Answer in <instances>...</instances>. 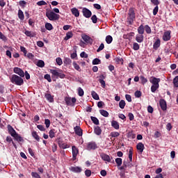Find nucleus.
Here are the masks:
<instances>
[{
	"label": "nucleus",
	"mask_w": 178,
	"mask_h": 178,
	"mask_svg": "<svg viewBox=\"0 0 178 178\" xmlns=\"http://www.w3.org/2000/svg\"><path fill=\"white\" fill-rule=\"evenodd\" d=\"M10 80L11 83L15 86H23L24 84V80L23 79V77L19 76L17 74H13L10 77Z\"/></svg>",
	"instance_id": "1"
},
{
	"label": "nucleus",
	"mask_w": 178,
	"mask_h": 178,
	"mask_svg": "<svg viewBox=\"0 0 178 178\" xmlns=\"http://www.w3.org/2000/svg\"><path fill=\"white\" fill-rule=\"evenodd\" d=\"M46 17L51 22H55V20H59L60 16L55 13L52 10H47L46 11Z\"/></svg>",
	"instance_id": "2"
},
{
	"label": "nucleus",
	"mask_w": 178,
	"mask_h": 178,
	"mask_svg": "<svg viewBox=\"0 0 178 178\" xmlns=\"http://www.w3.org/2000/svg\"><path fill=\"white\" fill-rule=\"evenodd\" d=\"M50 73H51L52 77H60V79H65V77H66V75L62 73L61 70L58 71V70H50Z\"/></svg>",
	"instance_id": "3"
},
{
	"label": "nucleus",
	"mask_w": 178,
	"mask_h": 178,
	"mask_svg": "<svg viewBox=\"0 0 178 178\" xmlns=\"http://www.w3.org/2000/svg\"><path fill=\"white\" fill-rule=\"evenodd\" d=\"M170 34H172V31H165L163 35V40L165 42L170 41V38H172V36L170 35Z\"/></svg>",
	"instance_id": "4"
},
{
	"label": "nucleus",
	"mask_w": 178,
	"mask_h": 178,
	"mask_svg": "<svg viewBox=\"0 0 178 178\" xmlns=\"http://www.w3.org/2000/svg\"><path fill=\"white\" fill-rule=\"evenodd\" d=\"M81 38L86 44H90L91 45L92 42H94L92 38L87 35H82Z\"/></svg>",
	"instance_id": "5"
},
{
	"label": "nucleus",
	"mask_w": 178,
	"mask_h": 178,
	"mask_svg": "<svg viewBox=\"0 0 178 178\" xmlns=\"http://www.w3.org/2000/svg\"><path fill=\"white\" fill-rule=\"evenodd\" d=\"M82 13L84 17H86L87 19H89V17H91V15H92L91 11L88 10L87 8H83L82 9Z\"/></svg>",
	"instance_id": "6"
},
{
	"label": "nucleus",
	"mask_w": 178,
	"mask_h": 178,
	"mask_svg": "<svg viewBox=\"0 0 178 178\" xmlns=\"http://www.w3.org/2000/svg\"><path fill=\"white\" fill-rule=\"evenodd\" d=\"M149 82L152 83V86L159 85V83L161 82V79L156 78L155 76H151L149 78Z\"/></svg>",
	"instance_id": "7"
},
{
	"label": "nucleus",
	"mask_w": 178,
	"mask_h": 178,
	"mask_svg": "<svg viewBox=\"0 0 178 178\" xmlns=\"http://www.w3.org/2000/svg\"><path fill=\"white\" fill-rule=\"evenodd\" d=\"M72 159L73 161H76V158H77V155H79V149L76 147V146H72Z\"/></svg>",
	"instance_id": "8"
},
{
	"label": "nucleus",
	"mask_w": 178,
	"mask_h": 178,
	"mask_svg": "<svg viewBox=\"0 0 178 178\" xmlns=\"http://www.w3.org/2000/svg\"><path fill=\"white\" fill-rule=\"evenodd\" d=\"M14 73L16 74H18L20 77H24V71H23L22 69L19 67H15L14 70Z\"/></svg>",
	"instance_id": "9"
},
{
	"label": "nucleus",
	"mask_w": 178,
	"mask_h": 178,
	"mask_svg": "<svg viewBox=\"0 0 178 178\" xmlns=\"http://www.w3.org/2000/svg\"><path fill=\"white\" fill-rule=\"evenodd\" d=\"M100 156L103 161H105V162H111L112 161V157L106 154L103 153Z\"/></svg>",
	"instance_id": "10"
},
{
	"label": "nucleus",
	"mask_w": 178,
	"mask_h": 178,
	"mask_svg": "<svg viewBox=\"0 0 178 178\" xmlns=\"http://www.w3.org/2000/svg\"><path fill=\"white\" fill-rule=\"evenodd\" d=\"M58 144L60 147V148H62L63 149H66V148H70V146L67 145V143H63L61 140L58 141Z\"/></svg>",
	"instance_id": "11"
},
{
	"label": "nucleus",
	"mask_w": 178,
	"mask_h": 178,
	"mask_svg": "<svg viewBox=\"0 0 178 178\" xmlns=\"http://www.w3.org/2000/svg\"><path fill=\"white\" fill-rule=\"evenodd\" d=\"M70 170L74 173H80L81 172V168L78 166H72L70 168Z\"/></svg>",
	"instance_id": "12"
},
{
	"label": "nucleus",
	"mask_w": 178,
	"mask_h": 178,
	"mask_svg": "<svg viewBox=\"0 0 178 178\" xmlns=\"http://www.w3.org/2000/svg\"><path fill=\"white\" fill-rule=\"evenodd\" d=\"M74 130L75 131V134L77 136H83V129L81 128H80V127L76 126L74 128Z\"/></svg>",
	"instance_id": "13"
},
{
	"label": "nucleus",
	"mask_w": 178,
	"mask_h": 178,
	"mask_svg": "<svg viewBox=\"0 0 178 178\" xmlns=\"http://www.w3.org/2000/svg\"><path fill=\"white\" fill-rule=\"evenodd\" d=\"M97 148V144L95 143H88V146L86 149L88 151H91V149H96Z\"/></svg>",
	"instance_id": "14"
},
{
	"label": "nucleus",
	"mask_w": 178,
	"mask_h": 178,
	"mask_svg": "<svg viewBox=\"0 0 178 178\" xmlns=\"http://www.w3.org/2000/svg\"><path fill=\"white\" fill-rule=\"evenodd\" d=\"M104 79H105V76L100 75L99 82L100 83L102 88H105L106 87V83H105V81H104Z\"/></svg>",
	"instance_id": "15"
},
{
	"label": "nucleus",
	"mask_w": 178,
	"mask_h": 178,
	"mask_svg": "<svg viewBox=\"0 0 178 178\" xmlns=\"http://www.w3.org/2000/svg\"><path fill=\"white\" fill-rule=\"evenodd\" d=\"M160 106L163 111H166L167 105L166 102L164 99H161L159 102Z\"/></svg>",
	"instance_id": "16"
},
{
	"label": "nucleus",
	"mask_w": 178,
	"mask_h": 178,
	"mask_svg": "<svg viewBox=\"0 0 178 178\" xmlns=\"http://www.w3.org/2000/svg\"><path fill=\"white\" fill-rule=\"evenodd\" d=\"M44 97L49 102H54V96L51 95L50 93H45Z\"/></svg>",
	"instance_id": "17"
},
{
	"label": "nucleus",
	"mask_w": 178,
	"mask_h": 178,
	"mask_svg": "<svg viewBox=\"0 0 178 178\" xmlns=\"http://www.w3.org/2000/svg\"><path fill=\"white\" fill-rule=\"evenodd\" d=\"M71 12H72V15H74V16H75V17H79V16H80V12L76 8H73L71 10Z\"/></svg>",
	"instance_id": "18"
},
{
	"label": "nucleus",
	"mask_w": 178,
	"mask_h": 178,
	"mask_svg": "<svg viewBox=\"0 0 178 178\" xmlns=\"http://www.w3.org/2000/svg\"><path fill=\"white\" fill-rule=\"evenodd\" d=\"M136 41H137V42H139V43L143 42V41H144V35H140V34L136 35Z\"/></svg>",
	"instance_id": "19"
},
{
	"label": "nucleus",
	"mask_w": 178,
	"mask_h": 178,
	"mask_svg": "<svg viewBox=\"0 0 178 178\" xmlns=\"http://www.w3.org/2000/svg\"><path fill=\"white\" fill-rule=\"evenodd\" d=\"M111 126H112V127H113V129H115V130H119V129H120L119 122H118V121L113 120V121L111 122Z\"/></svg>",
	"instance_id": "20"
},
{
	"label": "nucleus",
	"mask_w": 178,
	"mask_h": 178,
	"mask_svg": "<svg viewBox=\"0 0 178 178\" xmlns=\"http://www.w3.org/2000/svg\"><path fill=\"white\" fill-rule=\"evenodd\" d=\"M8 129L9 133H10V136H12V137H14L15 135L17 134V133H16V131H15V129H13V128L11 126L8 125Z\"/></svg>",
	"instance_id": "21"
},
{
	"label": "nucleus",
	"mask_w": 178,
	"mask_h": 178,
	"mask_svg": "<svg viewBox=\"0 0 178 178\" xmlns=\"http://www.w3.org/2000/svg\"><path fill=\"white\" fill-rule=\"evenodd\" d=\"M136 148H137L138 151L143 152L144 151V148H145L144 144H143V143H138L136 145Z\"/></svg>",
	"instance_id": "22"
},
{
	"label": "nucleus",
	"mask_w": 178,
	"mask_h": 178,
	"mask_svg": "<svg viewBox=\"0 0 178 178\" xmlns=\"http://www.w3.org/2000/svg\"><path fill=\"white\" fill-rule=\"evenodd\" d=\"M161 47V40L157 39L153 44L154 49H158Z\"/></svg>",
	"instance_id": "23"
},
{
	"label": "nucleus",
	"mask_w": 178,
	"mask_h": 178,
	"mask_svg": "<svg viewBox=\"0 0 178 178\" xmlns=\"http://www.w3.org/2000/svg\"><path fill=\"white\" fill-rule=\"evenodd\" d=\"M129 15L130 19H134V17H136V14L134 13V10L133 8L129 9Z\"/></svg>",
	"instance_id": "24"
},
{
	"label": "nucleus",
	"mask_w": 178,
	"mask_h": 178,
	"mask_svg": "<svg viewBox=\"0 0 178 178\" xmlns=\"http://www.w3.org/2000/svg\"><path fill=\"white\" fill-rule=\"evenodd\" d=\"M72 37H73V33L72 31L67 32L64 40H65V41H67V40H70Z\"/></svg>",
	"instance_id": "25"
},
{
	"label": "nucleus",
	"mask_w": 178,
	"mask_h": 178,
	"mask_svg": "<svg viewBox=\"0 0 178 178\" xmlns=\"http://www.w3.org/2000/svg\"><path fill=\"white\" fill-rule=\"evenodd\" d=\"M32 137H33L36 141H40V136H38V134H37V131H32Z\"/></svg>",
	"instance_id": "26"
},
{
	"label": "nucleus",
	"mask_w": 178,
	"mask_h": 178,
	"mask_svg": "<svg viewBox=\"0 0 178 178\" xmlns=\"http://www.w3.org/2000/svg\"><path fill=\"white\" fill-rule=\"evenodd\" d=\"M91 95H92V98L94 99H95L96 101H98L99 99V96L98 95V94H97V92H95V91H92Z\"/></svg>",
	"instance_id": "27"
},
{
	"label": "nucleus",
	"mask_w": 178,
	"mask_h": 178,
	"mask_svg": "<svg viewBox=\"0 0 178 178\" xmlns=\"http://www.w3.org/2000/svg\"><path fill=\"white\" fill-rule=\"evenodd\" d=\"M18 17L20 19V20H24V14L22 10H18Z\"/></svg>",
	"instance_id": "28"
},
{
	"label": "nucleus",
	"mask_w": 178,
	"mask_h": 178,
	"mask_svg": "<svg viewBox=\"0 0 178 178\" xmlns=\"http://www.w3.org/2000/svg\"><path fill=\"white\" fill-rule=\"evenodd\" d=\"M99 112L102 116H104V118H108L109 116V113L105 110H100Z\"/></svg>",
	"instance_id": "29"
},
{
	"label": "nucleus",
	"mask_w": 178,
	"mask_h": 178,
	"mask_svg": "<svg viewBox=\"0 0 178 178\" xmlns=\"http://www.w3.org/2000/svg\"><path fill=\"white\" fill-rule=\"evenodd\" d=\"M95 133L97 134V136H100L101 133H102V130H101L99 127H96L95 128Z\"/></svg>",
	"instance_id": "30"
},
{
	"label": "nucleus",
	"mask_w": 178,
	"mask_h": 178,
	"mask_svg": "<svg viewBox=\"0 0 178 178\" xmlns=\"http://www.w3.org/2000/svg\"><path fill=\"white\" fill-rule=\"evenodd\" d=\"M45 29L47 30H49V31H51V30L54 29V26H52V24L51 23H46L45 24Z\"/></svg>",
	"instance_id": "31"
},
{
	"label": "nucleus",
	"mask_w": 178,
	"mask_h": 178,
	"mask_svg": "<svg viewBox=\"0 0 178 178\" xmlns=\"http://www.w3.org/2000/svg\"><path fill=\"white\" fill-rule=\"evenodd\" d=\"M138 33L140 35L144 34V26L140 25L138 28Z\"/></svg>",
	"instance_id": "32"
},
{
	"label": "nucleus",
	"mask_w": 178,
	"mask_h": 178,
	"mask_svg": "<svg viewBox=\"0 0 178 178\" xmlns=\"http://www.w3.org/2000/svg\"><path fill=\"white\" fill-rule=\"evenodd\" d=\"M140 80L141 81V84H145L146 83H147L148 79H147V78L144 77V76H140Z\"/></svg>",
	"instance_id": "33"
},
{
	"label": "nucleus",
	"mask_w": 178,
	"mask_h": 178,
	"mask_svg": "<svg viewBox=\"0 0 178 178\" xmlns=\"http://www.w3.org/2000/svg\"><path fill=\"white\" fill-rule=\"evenodd\" d=\"M112 41H113V38H112V36L107 35L106 37V42H107V44H111Z\"/></svg>",
	"instance_id": "34"
},
{
	"label": "nucleus",
	"mask_w": 178,
	"mask_h": 178,
	"mask_svg": "<svg viewBox=\"0 0 178 178\" xmlns=\"http://www.w3.org/2000/svg\"><path fill=\"white\" fill-rule=\"evenodd\" d=\"M158 88H159V85H152L151 86L152 92H155V91H156V90H158Z\"/></svg>",
	"instance_id": "35"
},
{
	"label": "nucleus",
	"mask_w": 178,
	"mask_h": 178,
	"mask_svg": "<svg viewBox=\"0 0 178 178\" xmlns=\"http://www.w3.org/2000/svg\"><path fill=\"white\" fill-rule=\"evenodd\" d=\"M56 62L58 66H62V65L63 64V61L62 60V58H60V57H58L56 59Z\"/></svg>",
	"instance_id": "36"
},
{
	"label": "nucleus",
	"mask_w": 178,
	"mask_h": 178,
	"mask_svg": "<svg viewBox=\"0 0 178 178\" xmlns=\"http://www.w3.org/2000/svg\"><path fill=\"white\" fill-rule=\"evenodd\" d=\"M119 106L121 109H124V106H126V102L124 100H121L119 103Z\"/></svg>",
	"instance_id": "37"
},
{
	"label": "nucleus",
	"mask_w": 178,
	"mask_h": 178,
	"mask_svg": "<svg viewBox=\"0 0 178 178\" xmlns=\"http://www.w3.org/2000/svg\"><path fill=\"white\" fill-rule=\"evenodd\" d=\"M13 138H15L16 141H23V138H22V136H20L18 134H15Z\"/></svg>",
	"instance_id": "38"
},
{
	"label": "nucleus",
	"mask_w": 178,
	"mask_h": 178,
	"mask_svg": "<svg viewBox=\"0 0 178 178\" xmlns=\"http://www.w3.org/2000/svg\"><path fill=\"white\" fill-rule=\"evenodd\" d=\"M37 66H38L39 67H44V66H45V63H44L43 60H40L37 63Z\"/></svg>",
	"instance_id": "39"
},
{
	"label": "nucleus",
	"mask_w": 178,
	"mask_h": 178,
	"mask_svg": "<svg viewBox=\"0 0 178 178\" xmlns=\"http://www.w3.org/2000/svg\"><path fill=\"white\" fill-rule=\"evenodd\" d=\"M73 66L76 70L81 72V68H80V66L76 62L73 63Z\"/></svg>",
	"instance_id": "40"
},
{
	"label": "nucleus",
	"mask_w": 178,
	"mask_h": 178,
	"mask_svg": "<svg viewBox=\"0 0 178 178\" xmlns=\"http://www.w3.org/2000/svg\"><path fill=\"white\" fill-rule=\"evenodd\" d=\"M77 91H78V95H79V97H83V95H84V90H83V88H79L77 89Z\"/></svg>",
	"instance_id": "41"
},
{
	"label": "nucleus",
	"mask_w": 178,
	"mask_h": 178,
	"mask_svg": "<svg viewBox=\"0 0 178 178\" xmlns=\"http://www.w3.org/2000/svg\"><path fill=\"white\" fill-rule=\"evenodd\" d=\"M24 34L27 36V37H34V33L30 31H26L24 32Z\"/></svg>",
	"instance_id": "42"
},
{
	"label": "nucleus",
	"mask_w": 178,
	"mask_h": 178,
	"mask_svg": "<svg viewBox=\"0 0 178 178\" xmlns=\"http://www.w3.org/2000/svg\"><path fill=\"white\" fill-rule=\"evenodd\" d=\"M91 120L95 124H99V120L95 117H91Z\"/></svg>",
	"instance_id": "43"
},
{
	"label": "nucleus",
	"mask_w": 178,
	"mask_h": 178,
	"mask_svg": "<svg viewBox=\"0 0 178 178\" xmlns=\"http://www.w3.org/2000/svg\"><path fill=\"white\" fill-rule=\"evenodd\" d=\"M49 136L50 138H54V137H55V130L51 129L49 132Z\"/></svg>",
	"instance_id": "44"
},
{
	"label": "nucleus",
	"mask_w": 178,
	"mask_h": 178,
	"mask_svg": "<svg viewBox=\"0 0 178 178\" xmlns=\"http://www.w3.org/2000/svg\"><path fill=\"white\" fill-rule=\"evenodd\" d=\"M133 49H134V51H138V49H140V44L137 42H134Z\"/></svg>",
	"instance_id": "45"
},
{
	"label": "nucleus",
	"mask_w": 178,
	"mask_h": 178,
	"mask_svg": "<svg viewBox=\"0 0 178 178\" xmlns=\"http://www.w3.org/2000/svg\"><path fill=\"white\" fill-rule=\"evenodd\" d=\"M20 49L21 51L23 52L24 56H27V50L26 49V47L21 46Z\"/></svg>",
	"instance_id": "46"
},
{
	"label": "nucleus",
	"mask_w": 178,
	"mask_h": 178,
	"mask_svg": "<svg viewBox=\"0 0 178 178\" xmlns=\"http://www.w3.org/2000/svg\"><path fill=\"white\" fill-rule=\"evenodd\" d=\"M110 136L111 137H119V136H120V134L119 132L113 131L111 133Z\"/></svg>",
	"instance_id": "47"
},
{
	"label": "nucleus",
	"mask_w": 178,
	"mask_h": 178,
	"mask_svg": "<svg viewBox=\"0 0 178 178\" xmlns=\"http://www.w3.org/2000/svg\"><path fill=\"white\" fill-rule=\"evenodd\" d=\"M115 163L118 166H122V159L120 158L115 159Z\"/></svg>",
	"instance_id": "48"
},
{
	"label": "nucleus",
	"mask_w": 178,
	"mask_h": 178,
	"mask_svg": "<svg viewBox=\"0 0 178 178\" xmlns=\"http://www.w3.org/2000/svg\"><path fill=\"white\" fill-rule=\"evenodd\" d=\"M25 57L28 58L29 59H31V60L34 59V55L31 53H26V56H25Z\"/></svg>",
	"instance_id": "49"
},
{
	"label": "nucleus",
	"mask_w": 178,
	"mask_h": 178,
	"mask_svg": "<svg viewBox=\"0 0 178 178\" xmlns=\"http://www.w3.org/2000/svg\"><path fill=\"white\" fill-rule=\"evenodd\" d=\"M64 63L65 65H70V63H72V60L70 58H65Z\"/></svg>",
	"instance_id": "50"
},
{
	"label": "nucleus",
	"mask_w": 178,
	"mask_h": 178,
	"mask_svg": "<svg viewBox=\"0 0 178 178\" xmlns=\"http://www.w3.org/2000/svg\"><path fill=\"white\" fill-rule=\"evenodd\" d=\"M37 5L38 6H44L47 5V2H45L44 1H40L37 2Z\"/></svg>",
	"instance_id": "51"
},
{
	"label": "nucleus",
	"mask_w": 178,
	"mask_h": 178,
	"mask_svg": "<svg viewBox=\"0 0 178 178\" xmlns=\"http://www.w3.org/2000/svg\"><path fill=\"white\" fill-rule=\"evenodd\" d=\"M99 63H101V60H99L98 58H95L92 60V65H99Z\"/></svg>",
	"instance_id": "52"
},
{
	"label": "nucleus",
	"mask_w": 178,
	"mask_h": 178,
	"mask_svg": "<svg viewBox=\"0 0 178 178\" xmlns=\"http://www.w3.org/2000/svg\"><path fill=\"white\" fill-rule=\"evenodd\" d=\"M44 124L46 125L47 129H48L49 126H51V121L48 119H46L44 120Z\"/></svg>",
	"instance_id": "53"
},
{
	"label": "nucleus",
	"mask_w": 178,
	"mask_h": 178,
	"mask_svg": "<svg viewBox=\"0 0 178 178\" xmlns=\"http://www.w3.org/2000/svg\"><path fill=\"white\" fill-rule=\"evenodd\" d=\"M173 84L175 87H178V76H175V78L174 79Z\"/></svg>",
	"instance_id": "54"
},
{
	"label": "nucleus",
	"mask_w": 178,
	"mask_h": 178,
	"mask_svg": "<svg viewBox=\"0 0 178 178\" xmlns=\"http://www.w3.org/2000/svg\"><path fill=\"white\" fill-rule=\"evenodd\" d=\"M44 79L49 81V83H51L52 81V79H51V75L47 74L44 75Z\"/></svg>",
	"instance_id": "55"
},
{
	"label": "nucleus",
	"mask_w": 178,
	"mask_h": 178,
	"mask_svg": "<svg viewBox=\"0 0 178 178\" xmlns=\"http://www.w3.org/2000/svg\"><path fill=\"white\" fill-rule=\"evenodd\" d=\"M31 176L32 177H34V178H41V177L40 176V175H38V173L34 172H31Z\"/></svg>",
	"instance_id": "56"
},
{
	"label": "nucleus",
	"mask_w": 178,
	"mask_h": 178,
	"mask_svg": "<svg viewBox=\"0 0 178 178\" xmlns=\"http://www.w3.org/2000/svg\"><path fill=\"white\" fill-rule=\"evenodd\" d=\"M141 95H142L141 91L137 90L135 92L136 98H140V97H141Z\"/></svg>",
	"instance_id": "57"
},
{
	"label": "nucleus",
	"mask_w": 178,
	"mask_h": 178,
	"mask_svg": "<svg viewBox=\"0 0 178 178\" xmlns=\"http://www.w3.org/2000/svg\"><path fill=\"white\" fill-rule=\"evenodd\" d=\"M145 31L147 34H151V28L149 27V26L148 25H146L145 26Z\"/></svg>",
	"instance_id": "58"
},
{
	"label": "nucleus",
	"mask_w": 178,
	"mask_h": 178,
	"mask_svg": "<svg viewBox=\"0 0 178 178\" xmlns=\"http://www.w3.org/2000/svg\"><path fill=\"white\" fill-rule=\"evenodd\" d=\"M91 20L92 21V23H97V22H98V18L97 17V15H92L91 17Z\"/></svg>",
	"instance_id": "59"
},
{
	"label": "nucleus",
	"mask_w": 178,
	"mask_h": 178,
	"mask_svg": "<svg viewBox=\"0 0 178 178\" xmlns=\"http://www.w3.org/2000/svg\"><path fill=\"white\" fill-rule=\"evenodd\" d=\"M104 48H105V45H104V43H102L99 48L97 50V52H101V51H102V49H104Z\"/></svg>",
	"instance_id": "60"
},
{
	"label": "nucleus",
	"mask_w": 178,
	"mask_h": 178,
	"mask_svg": "<svg viewBox=\"0 0 178 178\" xmlns=\"http://www.w3.org/2000/svg\"><path fill=\"white\" fill-rule=\"evenodd\" d=\"M158 10H159L158 6H156V7L153 10L154 16H156V14L158 13Z\"/></svg>",
	"instance_id": "61"
},
{
	"label": "nucleus",
	"mask_w": 178,
	"mask_h": 178,
	"mask_svg": "<svg viewBox=\"0 0 178 178\" xmlns=\"http://www.w3.org/2000/svg\"><path fill=\"white\" fill-rule=\"evenodd\" d=\"M85 175L87 177H90V176H91V170H86L85 171Z\"/></svg>",
	"instance_id": "62"
},
{
	"label": "nucleus",
	"mask_w": 178,
	"mask_h": 178,
	"mask_svg": "<svg viewBox=\"0 0 178 178\" xmlns=\"http://www.w3.org/2000/svg\"><path fill=\"white\" fill-rule=\"evenodd\" d=\"M80 56L81 58H88V55L84 51L81 53Z\"/></svg>",
	"instance_id": "63"
},
{
	"label": "nucleus",
	"mask_w": 178,
	"mask_h": 178,
	"mask_svg": "<svg viewBox=\"0 0 178 178\" xmlns=\"http://www.w3.org/2000/svg\"><path fill=\"white\" fill-rule=\"evenodd\" d=\"M161 137V134L159 131H156L154 133V138H159Z\"/></svg>",
	"instance_id": "64"
}]
</instances>
